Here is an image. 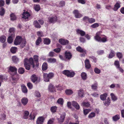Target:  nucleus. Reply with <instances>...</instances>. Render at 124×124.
Listing matches in <instances>:
<instances>
[{
    "label": "nucleus",
    "instance_id": "1",
    "mask_svg": "<svg viewBox=\"0 0 124 124\" xmlns=\"http://www.w3.org/2000/svg\"><path fill=\"white\" fill-rule=\"evenodd\" d=\"M24 67L26 70H30V64L32 65V67L34 68V67L35 65L34 63V62L33 59L32 58H30L28 60L27 58H25L24 60Z\"/></svg>",
    "mask_w": 124,
    "mask_h": 124
},
{
    "label": "nucleus",
    "instance_id": "2",
    "mask_svg": "<svg viewBox=\"0 0 124 124\" xmlns=\"http://www.w3.org/2000/svg\"><path fill=\"white\" fill-rule=\"evenodd\" d=\"M26 41L24 39H23L22 37L19 36L16 37L14 41V44L16 45L21 44V46L23 48L25 45Z\"/></svg>",
    "mask_w": 124,
    "mask_h": 124
},
{
    "label": "nucleus",
    "instance_id": "3",
    "mask_svg": "<svg viewBox=\"0 0 124 124\" xmlns=\"http://www.w3.org/2000/svg\"><path fill=\"white\" fill-rule=\"evenodd\" d=\"M102 33V32L101 31L97 32L96 34V35L94 37V38L98 41L104 42L107 41V38L106 37L101 38L100 36Z\"/></svg>",
    "mask_w": 124,
    "mask_h": 124
},
{
    "label": "nucleus",
    "instance_id": "4",
    "mask_svg": "<svg viewBox=\"0 0 124 124\" xmlns=\"http://www.w3.org/2000/svg\"><path fill=\"white\" fill-rule=\"evenodd\" d=\"M44 80L47 82L49 81L50 78H51L54 76V74L52 73H50L49 74L44 73L43 75Z\"/></svg>",
    "mask_w": 124,
    "mask_h": 124
},
{
    "label": "nucleus",
    "instance_id": "5",
    "mask_svg": "<svg viewBox=\"0 0 124 124\" xmlns=\"http://www.w3.org/2000/svg\"><path fill=\"white\" fill-rule=\"evenodd\" d=\"M8 71L11 72L12 73L11 75L12 76L15 75L17 73V69L15 66H10L8 68Z\"/></svg>",
    "mask_w": 124,
    "mask_h": 124
},
{
    "label": "nucleus",
    "instance_id": "6",
    "mask_svg": "<svg viewBox=\"0 0 124 124\" xmlns=\"http://www.w3.org/2000/svg\"><path fill=\"white\" fill-rule=\"evenodd\" d=\"M31 81L34 83L36 82H38L40 80V77H38L35 74H33L31 77Z\"/></svg>",
    "mask_w": 124,
    "mask_h": 124
},
{
    "label": "nucleus",
    "instance_id": "7",
    "mask_svg": "<svg viewBox=\"0 0 124 124\" xmlns=\"http://www.w3.org/2000/svg\"><path fill=\"white\" fill-rule=\"evenodd\" d=\"M22 14L23 16L22 18L23 20L25 21H28V20L29 17L30 16L29 13L28 12H23Z\"/></svg>",
    "mask_w": 124,
    "mask_h": 124
},
{
    "label": "nucleus",
    "instance_id": "8",
    "mask_svg": "<svg viewBox=\"0 0 124 124\" xmlns=\"http://www.w3.org/2000/svg\"><path fill=\"white\" fill-rule=\"evenodd\" d=\"M75 17L77 18H80L82 16V15L80 13L78 10H75L73 11Z\"/></svg>",
    "mask_w": 124,
    "mask_h": 124
},
{
    "label": "nucleus",
    "instance_id": "9",
    "mask_svg": "<svg viewBox=\"0 0 124 124\" xmlns=\"http://www.w3.org/2000/svg\"><path fill=\"white\" fill-rule=\"evenodd\" d=\"M57 18L55 16H54L51 17H49L48 19L49 22L52 23H54L57 21Z\"/></svg>",
    "mask_w": 124,
    "mask_h": 124
},
{
    "label": "nucleus",
    "instance_id": "10",
    "mask_svg": "<svg viewBox=\"0 0 124 124\" xmlns=\"http://www.w3.org/2000/svg\"><path fill=\"white\" fill-rule=\"evenodd\" d=\"M59 41L61 44L63 45H67L69 42L68 40L62 38L60 39L59 40Z\"/></svg>",
    "mask_w": 124,
    "mask_h": 124
},
{
    "label": "nucleus",
    "instance_id": "11",
    "mask_svg": "<svg viewBox=\"0 0 124 124\" xmlns=\"http://www.w3.org/2000/svg\"><path fill=\"white\" fill-rule=\"evenodd\" d=\"M65 116V113H62L61 115L60 118H58V121L59 123H62L64 120Z\"/></svg>",
    "mask_w": 124,
    "mask_h": 124
},
{
    "label": "nucleus",
    "instance_id": "12",
    "mask_svg": "<svg viewBox=\"0 0 124 124\" xmlns=\"http://www.w3.org/2000/svg\"><path fill=\"white\" fill-rule=\"evenodd\" d=\"M15 37V35L13 34H12V35H9L7 40L8 42L10 44L12 43L13 42V39Z\"/></svg>",
    "mask_w": 124,
    "mask_h": 124
},
{
    "label": "nucleus",
    "instance_id": "13",
    "mask_svg": "<svg viewBox=\"0 0 124 124\" xmlns=\"http://www.w3.org/2000/svg\"><path fill=\"white\" fill-rule=\"evenodd\" d=\"M44 120V118L42 116L38 118L36 121L37 124H42Z\"/></svg>",
    "mask_w": 124,
    "mask_h": 124
},
{
    "label": "nucleus",
    "instance_id": "14",
    "mask_svg": "<svg viewBox=\"0 0 124 124\" xmlns=\"http://www.w3.org/2000/svg\"><path fill=\"white\" fill-rule=\"evenodd\" d=\"M76 49L78 51L82 53L86 54V50L82 48L80 46H78L76 48Z\"/></svg>",
    "mask_w": 124,
    "mask_h": 124
},
{
    "label": "nucleus",
    "instance_id": "15",
    "mask_svg": "<svg viewBox=\"0 0 124 124\" xmlns=\"http://www.w3.org/2000/svg\"><path fill=\"white\" fill-rule=\"evenodd\" d=\"M21 102L23 105L25 106L28 102V99L27 98L23 97L21 99Z\"/></svg>",
    "mask_w": 124,
    "mask_h": 124
},
{
    "label": "nucleus",
    "instance_id": "16",
    "mask_svg": "<svg viewBox=\"0 0 124 124\" xmlns=\"http://www.w3.org/2000/svg\"><path fill=\"white\" fill-rule=\"evenodd\" d=\"M72 55L69 52L66 51L65 53V57L66 59L70 60L71 58Z\"/></svg>",
    "mask_w": 124,
    "mask_h": 124
},
{
    "label": "nucleus",
    "instance_id": "17",
    "mask_svg": "<svg viewBox=\"0 0 124 124\" xmlns=\"http://www.w3.org/2000/svg\"><path fill=\"white\" fill-rule=\"evenodd\" d=\"M72 105L74 106L76 109H79L80 108V106L78 103L75 101H73L72 102Z\"/></svg>",
    "mask_w": 124,
    "mask_h": 124
},
{
    "label": "nucleus",
    "instance_id": "18",
    "mask_svg": "<svg viewBox=\"0 0 124 124\" xmlns=\"http://www.w3.org/2000/svg\"><path fill=\"white\" fill-rule=\"evenodd\" d=\"M85 66L87 69H89L91 67V65L89 61L88 60H86L85 61Z\"/></svg>",
    "mask_w": 124,
    "mask_h": 124
},
{
    "label": "nucleus",
    "instance_id": "19",
    "mask_svg": "<svg viewBox=\"0 0 124 124\" xmlns=\"http://www.w3.org/2000/svg\"><path fill=\"white\" fill-rule=\"evenodd\" d=\"M120 7V3L117 2L115 5L113 9L114 11H116Z\"/></svg>",
    "mask_w": 124,
    "mask_h": 124
},
{
    "label": "nucleus",
    "instance_id": "20",
    "mask_svg": "<svg viewBox=\"0 0 124 124\" xmlns=\"http://www.w3.org/2000/svg\"><path fill=\"white\" fill-rule=\"evenodd\" d=\"M48 89L50 92H54L55 91L53 85L51 84H50L49 86Z\"/></svg>",
    "mask_w": 124,
    "mask_h": 124
},
{
    "label": "nucleus",
    "instance_id": "21",
    "mask_svg": "<svg viewBox=\"0 0 124 124\" xmlns=\"http://www.w3.org/2000/svg\"><path fill=\"white\" fill-rule=\"evenodd\" d=\"M56 61V59L55 58H49L47 59V61L49 63H54Z\"/></svg>",
    "mask_w": 124,
    "mask_h": 124
},
{
    "label": "nucleus",
    "instance_id": "22",
    "mask_svg": "<svg viewBox=\"0 0 124 124\" xmlns=\"http://www.w3.org/2000/svg\"><path fill=\"white\" fill-rule=\"evenodd\" d=\"M81 78L82 79L84 80H85L87 78V75L86 73L84 72L81 73Z\"/></svg>",
    "mask_w": 124,
    "mask_h": 124
},
{
    "label": "nucleus",
    "instance_id": "23",
    "mask_svg": "<svg viewBox=\"0 0 124 124\" xmlns=\"http://www.w3.org/2000/svg\"><path fill=\"white\" fill-rule=\"evenodd\" d=\"M78 95L80 97H83V95L84 94L83 90L81 89L79 90L78 91Z\"/></svg>",
    "mask_w": 124,
    "mask_h": 124
},
{
    "label": "nucleus",
    "instance_id": "24",
    "mask_svg": "<svg viewBox=\"0 0 124 124\" xmlns=\"http://www.w3.org/2000/svg\"><path fill=\"white\" fill-rule=\"evenodd\" d=\"M115 54V52L112 50H111L110 53L109 55L108 58L110 59L112 58L114 56Z\"/></svg>",
    "mask_w": 124,
    "mask_h": 124
},
{
    "label": "nucleus",
    "instance_id": "25",
    "mask_svg": "<svg viewBox=\"0 0 124 124\" xmlns=\"http://www.w3.org/2000/svg\"><path fill=\"white\" fill-rule=\"evenodd\" d=\"M81 106H84L86 107H90V104L89 102H83L81 103Z\"/></svg>",
    "mask_w": 124,
    "mask_h": 124
},
{
    "label": "nucleus",
    "instance_id": "26",
    "mask_svg": "<svg viewBox=\"0 0 124 124\" xmlns=\"http://www.w3.org/2000/svg\"><path fill=\"white\" fill-rule=\"evenodd\" d=\"M107 93H106L101 95L100 96L101 99L102 101H104L106 99L107 96Z\"/></svg>",
    "mask_w": 124,
    "mask_h": 124
},
{
    "label": "nucleus",
    "instance_id": "27",
    "mask_svg": "<svg viewBox=\"0 0 124 124\" xmlns=\"http://www.w3.org/2000/svg\"><path fill=\"white\" fill-rule=\"evenodd\" d=\"M6 38L5 36L3 35L0 37V41L2 43H4L6 41Z\"/></svg>",
    "mask_w": 124,
    "mask_h": 124
},
{
    "label": "nucleus",
    "instance_id": "28",
    "mask_svg": "<svg viewBox=\"0 0 124 124\" xmlns=\"http://www.w3.org/2000/svg\"><path fill=\"white\" fill-rule=\"evenodd\" d=\"M29 114V112L27 111H25L24 112V115L23 118L24 119H26L28 118Z\"/></svg>",
    "mask_w": 124,
    "mask_h": 124
},
{
    "label": "nucleus",
    "instance_id": "29",
    "mask_svg": "<svg viewBox=\"0 0 124 124\" xmlns=\"http://www.w3.org/2000/svg\"><path fill=\"white\" fill-rule=\"evenodd\" d=\"M33 24L35 27L37 28H40L41 27V26L39 23L38 21L36 20L34 21Z\"/></svg>",
    "mask_w": 124,
    "mask_h": 124
},
{
    "label": "nucleus",
    "instance_id": "30",
    "mask_svg": "<svg viewBox=\"0 0 124 124\" xmlns=\"http://www.w3.org/2000/svg\"><path fill=\"white\" fill-rule=\"evenodd\" d=\"M66 94L68 95H70L72 94L73 93V92L71 90L67 89L65 91Z\"/></svg>",
    "mask_w": 124,
    "mask_h": 124
},
{
    "label": "nucleus",
    "instance_id": "31",
    "mask_svg": "<svg viewBox=\"0 0 124 124\" xmlns=\"http://www.w3.org/2000/svg\"><path fill=\"white\" fill-rule=\"evenodd\" d=\"M17 48L16 47H11L10 50L11 52L13 53H15L16 52Z\"/></svg>",
    "mask_w": 124,
    "mask_h": 124
},
{
    "label": "nucleus",
    "instance_id": "32",
    "mask_svg": "<svg viewBox=\"0 0 124 124\" xmlns=\"http://www.w3.org/2000/svg\"><path fill=\"white\" fill-rule=\"evenodd\" d=\"M77 32L78 33L80 34L81 36H84L85 34V32L82 30L78 29L77 30Z\"/></svg>",
    "mask_w": 124,
    "mask_h": 124
},
{
    "label": "nucleus",
    "instance_id": "33",
    "mask_svg": "<svg viewBox=\"0 0 124 124\" xmlns=\"http://www.w3.org/2000/svg\"><path fill=\"white\" fill-rule=\"evenodd\" d=\"M120 118V116L118 115H116L115 116H113L112 119L113 120L116 121L118 120Z\"/></svg>",
    "mask_w": 124,
    "mask_h": 124
},
{
    "label": "nucleus",
    "instance_id": "34",
    "mask_svg": "<svg viewBox=\"0 0 124 124\" xmlns=\"http://www.w3.org/2000/svg\"><path fill=\"white\" fill-rule=\"evenodd\" d=\"M44 43L46 45H49L50 43V40L48 39L45 38L44 39Z\"/></svg>",
    "mask_w": 124,
    "mask_h": 124
},
{
    "label": "nucleus",
    "instance_id": "35",
    "mask_svg": "<svg viewBox=\"0 0 124 124\" xmlns=\"http://www.w3.org/2000/svg\"><path fill=\"white\" fill-rule=\"evenodd\" d=\"M57 108V107L56 106H53L51 107L50 110L52 112L54 113L56 112Z\"/></svg>",
    "mask_w": 124,
    "mask_h": 124
},
{
    "label": "nucleus",
    "instance_id": "36",
    "mask_svg": "<svg viewBox=\"0 0 124 124\" xmlns=\"http://www.w3.org/2000/svg\"><path fill=\"white\" fill-rule=\"evenodd\" d=\"M25 70L24 68L22 67L20 68L18 70V73L21 74H23Z\"/></svg>",
    "mask_w": 124,
    "mask_h": 124
},
{
    "label": "nucleus",
    "instance_id": "37",
    "mask_svg": "<svg viewBox=\"0 0 124 124\" xmlns=\"http://www.w3.org/2000/svg\"><path fill=\"white\" fill-rule=\"evenodd\" d=\"M10 17L11 20L12 21H14L16 19V16L13 13H12L10 15Z\"/></svg>",
    "mask_w": 124,
    "mask_h": 124
},
{
    "label": "nucleus",
    "instance_id": "38",
    "mask_svg": "<svg viewBox=\"0 0 124 124\" xmlns=\"http://www.w3.org/2000/svg\"><path fill=\"white\" fill-rule=\"evenodd\" d=\"M34 8L35 10L38 11L40 9V7L39 5H34Z\"/></svg>",
    "mask_w": 124,
    "mask_h": 124
},
{
    "label": "nucleus",
    "instance_id": "39",
    "mask_svg": "<svg viewBox=\"0 0 124 124\" xmlns=\"http://www.w3.org/2000/svg\"><path fill=\"white\" fill-rule=\"evenodd\" d=\"M104 104L106 106H108L110 103V101L109 98H108L107 100V101L103 102Z\"/></svg>",
    "mask_w": 124,
    "mask_h": 124
},
{
    "label": "nucleus",
    "instance_id": "40",
    "mask_svg": "<svg viewBox=\"0 0 124 124\" xmlns=\"http://www.w3.org/2000/svg\"><path fill=\"white\" fill-rule=\"evenodd\" d=\"M47 69V64L46 63H43L42 66V69L43 70H46Z\"/></svg>",
    "mask_w": 124,
    "mask_h": 124
},
{
    "label": "nucleus",
    "instance_id": "41",
    "mask_svg": "<svg viewBox=\"0 0 124 124\" xmlns=\"http://www.w3.org/2000/svg\"><path fill=\"white\" fill-rule=\"evenodd\" d=\"M42 41V39L40 37H39L36 41V44L37 45H38Z\"/></svg>",
    "mask_w": 124,
    "mask_h": 124
},
{
    "label": "nucleus",
    "instance_id": "42",
    "mask_svg": "<svg viewBox=\"0 0 124 124\" xmlns=\"http://www.w3.org/2000/svg\"><path fill=\"white\" fill-rule=\"evenodd\" d=\"M15 31V29L14 28H10L9 30V35H12V34L15 35L14 32Z\"/></svg>",
    "mask_w": 124,
    "mask_h": 124
},
{
    "label": "nucleus",
    "instance_id": "43",
    "mask_svg": "<svg viewBox=\"0 0 124 124\" xmlns=\"http://www.w3.org/2000/svg\"><path fill=\"white\" fill-rule=\"evenodd\" d=\"M95 116V113L93 112H91L88 115V117L90 118H92L94 117Z\"/></svg>",
    "mask_w": 124,
    "mask_h": 124
},
{
    "label": "nucleus",
    "instance_id": "44",
    "mask_svg": "<svg viewBox=\"0 0 124 124\" xmlns=\"http://www.w3.org/2000/svg\"><path fill=\"white\" fill-rule=\"evenodd\" d=\"M91 111V110L89 109H85L84 110V113L85 115H86Z\"/></svg>",
    "mask_w": 124,
    "mask_h": 124
},
{
    "label": "nucleus",
    "instance_id": "45",
    "mask_svg": "<svg viewBox=\"0 0 124 124\" xmlns=\"http://www.w3.org/2000/svg\"><path fill=\"white\" fill-rule=\"evenodd\" d=\"M6 116L4 114H1V116L0 117V120H4L6 119Z\"/></svg>",
    "mask_w": 124,
    "mask_h": 124
},
{
    "label": "nucleus",
    "instance_id": "46",
    "mask_svg": "<svg viewBox=\"0 0 124 124\" xmlns=\"http://www.w3.org/2000/svg\"><path fill=\"white\" fill-rule=\"evenodd\" d=\"M5 13V11L3 8H1L0 9V15L1 16H3Z\"/></svg>",
    "mask_w": 124,
    "mask_h": 124
},
{
    "label": "nucleus",
    "instance_id": "47",
    "mask_svg": "<svg viewBox=\"0 0 124 124\" xmlns=\"http://www.w3.org/2000/svg\"><path fill=\"white\" fill-rule=\"evenodd\" d=\"M112 100L114 101H115L117 100V97L115 96L113 93L110 94Z\"/></svg>",
    "mask_w": 124,
    "mask_h": 124
},
{
    "label": "nucleus",
    "instance_id": "48",
    "mask_svg": "<svg viewBox=\"0 0 124 124\" xmlns=\"http://www.w3.org/2000/svg\"><path fill=\"white\" fill-rule=\"evenodd\" d=\"M63 99L62 98H59L57 101V102L59 104L61 105L63 104Z\"/></svg>",
    "mask_w": 124,
    "mask_h": 124
},
{
    "label": "nucleus",
    "instance_id": "49",
    "mask_svg": "<svg viewBox=\"0 0 124 124\" xmlns=\"http://www.w3.org/2000/svg\"><path fill=\"white\" fill-rule=\"evenodd\" d=\"M62 73L68 77L69 73H70V71L67 70H65L62 71Z\"/></svg>",
    "mask_w": 124,
    "mask_h": 124
},
{
    "label": "nucleus",
    "instance_id": "50",
    "mask_svg": "<svg viewBox=\"0 0 124 124\" xmlns=\"http://www.w3.org/2000/svg\"><path fill=\"white\" fill-rule=\"evenodd\" d=\"M22 91L24 93H27V90L26 87L24 85H23L22 87Z\"/></svg>",
    "mask_w": 124,
    "mask_h": 124
},
{
    "label": "nucleus",
    "instance_id": "51",
    "mask_svg": "<svg viewBox=\"0 0 124 124\" xmlns=\"http://www.w3.org/2000/svg\"><path fill=\"white\" fill-rule=\"evenodd\" d=\"M75 74V73L74 72L70 71V73H69L68 77H72L74 76Z\"/></svg>",
    "mask_w": 124,
    "mask_h": 124
},
{
    "label": "nucleus",
    "instance_id": "52",
    "mask_svg": "<svg viewBox=\"0 0 124 124\" xmlns=\"http://www.w3.org/2000/svg\"><path fill=\"white\" fill-rule=\"evenodd\" d=\"M99 26V24L98 23H94L91 25V27L93 28H96Z\"/></svg>",
    "mask_w": 124,
    "mask_h": 124
},
{
    "label": "nucleus",
    "instance_id": "53",
    "mask_svg": "<svg viewBox=\"0 0 124 124\" xmlns=\"http://www.w3.org/2000/svg\"><path fill=\"white\" fill-rule=\"evenodd\" d=\"M12 59L14 62H16L18 61V59L16 56L12 57Z\"/></svg>",
    "mask_w": 124,
    "mask_h": 124
},
{
    "label": "nucleus",
    "instance_id": "54",
    "mask_svg": "<svg viewBox=\"0 0 124 124\" xmlns=\"http://www.w3.org/2000/svg\"><path fill=\"white\" fill-rule=\"evenodd\" d=\"M97 53L98 55H101L104 54V51L103 50H99L97 51Z\"/></svg>",
    "mask_w": 124,
    "mask_h": 124
},
{
    "label": "nucleus",
    "instance_id": "55",
    "mask_svg": "<svg viewBox=\"0 0 124 124\" xmlns=\"http://www.w3.org/2000/svg\"><path fill=\"white\" fill-rule=\"evenodd\" d=\"M91 87L92 89L94 90H96L97 88V85L96 84L93 85Z\"/></svg>",
    "mask_w": 124,
    "mask_h": 124
},
{
    "label": "nucleus",
    "instance_id": "56",
    "mask_svg": "<svg viewBox=\"0 0 124 124\" xmlns=\"http://www.w3.org/2000/svg\"><path fill=\"white\" fill-rule=\"evenodd\" d=\"M116 55L117 57L119 59L123 57V55L122 53L120 52L117 53Z\"/></svg>",
    "mask_w": 124,
    "mask_h": 124
},
{
    "label": "nucleus",
    "instance_id": "57",
    "mask_svg": "<svg viewBox=\"0 0 124 124\" xmlns=\"http://www.w3.org/2000/svg\"><path fill=\"white\" fill-rule=\"evenodd\" d=\"M94 71L96 74H99L101 72L100 70L98 69L97 68H95L94 69Z\"/></svg>",
    "mask_w": 124,
    "mask_h": 124
},
{
    "label": "nucleus",
    "instance_id": "58",
    "mask_svg": "<svg viewBox=\"0 0 124 124\" xmlns=\"http://www.w3.org/2000/svg\"><path fill=\"white\" fill-rule=\"evenodd\" d=\"M95 21V20L94 18H89L88 22L89 23H92L94 22Z\"/></svg>",
    "mask_w": 124,
    "mask_h": 124
},
{
    "label": "nucleus",
    "instance_id": "59",
    "mask_svg": "<svg viewBox=\"0 0 124 124\" xmlns=\"http://www.w3.org/2000/svg\"><path fill=\"white\" fill-rule=\"evenodd\" d=\"M35 93L36 97H40L41 96L40 93L38 91H35Z\"/></svg>",
    "mask_w": 124,
    "mask_h": 124
},
{
    "label": "nucleus",
    "instance_id": "60",
    "mask_svg": "<svg viewBox=\"0 0 124 124\" xmlns=\"http://www.w3.org/2000/svg\"><path fill=\"white\" fill-rule=\"evenodd\" d=\"M114 64L116 68L120 66L119 62L118 61H115L114 62Z\"/></svg>",
    "mask_w": 124,
    "mask_h": 124
},
{
    "label": "nucleus",
    "instance_id": "61",
    "mask_svg": "<svg viewBox=\"0 0 124 124\" xmlns=\"http://www.w3.org/2000/svg\"><path fill=\"white\" fill-rule=\"evenodd\" d=\"M38 35L40 37H43L44 36L43 32L42 31H38L37 32Z\"/></svg>",
    "mask_w": 124,
    "mask_h": 124
},
{
    "label": "nucleus",
    "instance_id": "62",
    "mask_svg": "<svg viewBox=\"0 0 124 124\" xmlns=\"http://www.w3.org/2000/svg\"><path fill=\"white\" fill-rule=\"evenodd\" d=\"M59 5L61 7L65 5V2L64 1H62L59 3Z\"/></svg>",
    "mask_w": 124,
    "mask_h": 124
},
{
    "label": "nucleus",
    "instance_id": "63",
    "mask_svg": "<svg viewBox=\"0 0 124 124\" xmlns=\"http://www.w3.org/2000/svg\"><path fill=\"white\" fill-rule=\"evenodd\" d=\"M34 59L35 61L36 62H38V61L39 56L37 55H35L34 56Z\"/></svg>",
    "mask_w": 124,
    "mask_h": 124
},
{
    "label": "nucleus",
    "instance_id": "64",
    "mask_svg": "<svg viewBox=\"0 0 124 124\" xmlns=\"http://www.w3.org/2000/svg\"><path fill=\"white\" fill-rule=\"evenodd\" d=\"M89 18L87 16H85L83 18V20L85 21L86 22L87 21H89Z\"/></svg>",
    "mask_w": 124,
    "mask_h": 124
}]
</instances>
